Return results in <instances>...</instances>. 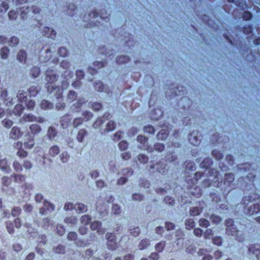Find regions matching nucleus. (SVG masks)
Masks as SVG:
<instances>
[{"label": "nucleus", "instance_id": "1", "mask_svg": "<svg viewBox=\"0 0 260 260\" xmlns=\"http://www.w3.org/2000/svg\"><path fill=\"white\" fill-rule=\"evenodd\" d=\"M73 74L69 70H66L62 75L63 78L61 81L62 86L60 88L55 85V82L57 80V77L54 71L52 70H48L46 72L45 80L47 81L46 88L48 92L53 93L57 99L62 98L63 89L68 87L69 83L68 81L73 77Z\"/></svg>", "mask_w": 260, "mask_h": 260}, {"label": "nucleus", "instance_id": "2", "mask_svg": "<svg viewBox=\"0 0 260 260\" xmlns=\"http://www.w3.org/2000/svg\"><path fill=\"white\" fill-rule=\"evenodd\" d=\"M226 233L228 235H231L236 238V239L241 242L244 239L243 234L241 231L237 229L234 224V221L232 219H228L225 221Z\"/></svg>", "mask_w": 260, "mask_h": 260}, {"label": "nucleus", "instance_id": "3", "mask_svg": "<svg viewBox=\"0 0 260 260\" xmlns=\"http://www.w3.org/2000/svg\"><path fill=\"white\" fill-rule=\"evenodd\" d=\"M21 9L20 16L22 19L27 18L28 17L31 16L32 14H37L40 12L39 8L36 7H32L31 9L29 8L28 6L27 7H23L22 8H19Z\"/></svg>", "mask_w": 260, "mask_h": 260}, {"label": "nucleus", "instance_id": "4", "mask_svg": "<svg viewBox=\"0 0 260 260\" xmlns=\"http://www.w3.org/2000/svg\"><path fill=\"white\" fill-rule=\"evenodd\" d=\"M106 238L107 240V246L109 249L114 250L116 249L117 243L115 239V236L112 233H107Z\"/></svg>", "mask_w": 260, "mask_h": 260}, {"label": "nucleus", "instance_id": "5", "mask_svg": "<svg viewBox=\"0 0 260 260\" xmlns=\"http://www.w3.org/2000/svg\"><path fill=\"white\" fill-rule=\"evenodd\" d=\"M101 222L98 221H94L91 223L90 228L93 231H96L99 235H102L105 233V229L101 228Z\"/></svg>", "mask_w": 260, "mask_h": 260}, {"label": "nucleus", "instance_id": "6", "mask_svg": "<svg viewBox=\"0 0 260 260\" xmlns=\"http://www.w3.org/2000/svg\"><path fill=\"white\" fill-rule=\"evenodd\" d=\"M110 114L108 113H105L102 118L98 119L93 124V127L94 128H100L102 124L106 120L109 119Z\"/></svg>", "mask_w": 260, "mask_h": 260}, {"label": "nucleus", "instance_id": "7", "mask_svg": "<svg viewBox=\"0 0 260 260\" xmlns=\"http://www.w3.org/2000/svg\"><path fill=\"white\" fill-rule=\"evenodd\" d=\"M22 135V133L21 132L20 129L17 126H14L11 129V133L10 134V137L13 139H19Z\"/></svg>", "mask_w": 260, "mask_h": 260}, {"label": "nucleus", "instance_id": "8", "mask_svg": "<svg viewBox=\"0 0 260 260\" xmlns=\"http://www.w3.org/2000/svg\"><path fill=\"white\" fill-rule=\"evenodd\" d=\"M22 143L21 142H17L14 144V147L19 149L17 154L20 157H24L27 155V152L21 149Z\"/></svg>", "mask_w": 260, "mask_h": 260}, {"label": "nucleus", "instance_id": "9", "mask_svg": "<svg viewBox=\"0 0 260 260\" xmlns=\"http://www.w3.org/2000/svg\"><path fill=\"white\" fill-rule=\"evenodd\" d=\"M84 72L82 70H77L76 72V80L72 83L74 87H78L80 85V80L84 76Z\"/></svg>", "mask_w": 260, "mask_h": 260}, {"label": "nucleus", "instance_id": "10", "mask_svg": "<svg viewBox=\"0 0 260 260\" xmlns=\"http://www.w3.org/2000/svg\"><path fill=\"white\" fill-rule=\"evenodd\" d=\"M85 102V101L84 99L79 98L78 99L76 103L74 104V105L72 106L71 108L73 111L77 112L80 111V108L81 107L83 104Z\"/></svg>", "mask_w": 260, "mask_h": 260}, {"label": "nucleus", "instance_id": "11", "mask_svg": "<svg viewBox=\"0 0 260 260\" xmlns=\"http://www.w3.org/2000/svg\"><path fill=\"white\" fill-rule=\"evenodd\" d=\"M71 119L72 118L69 114L62 117L60 120L62 127L63 128L67 127L71 124Z\"/></svg>", "mask_w": 260, "mask_h": 260}, {"label": "nucleus", "instance_id": "12", "mask_svg": "<svg viewBox=\"0 0 260 260\" xmlns=\"http://www.w3.org/2000/svg\"><path fill=\"white\" fill-rule=\"evenodd\" d=\"M188 139L190 143L194 146H197L200 143L201 141L195 132L191 133Z\"/></svg>", "mask_w": 260, "mask_h": 260}, {"label": "nucleus", "instance_id": "13", "mask_svg": "<svg viewBox=\"0 0 260 260\" xmlns=\"http://www.w3.org/2000/svg\"><path fill=\"white\" fill-rule=\"evenodd\" d=\"M260 211V205L258 204L251 205L248 209L247 214L251 215L258 213Z\"/></svg>", "mask_w": 260, "mask_h": 260}, {"label": "nucleus", "instance_id": "14", "mask_svg": "<svg viewBox=\"0 0 260 260\" xmlns=\"http://www.w3.org/2000/svg\"><path fill=\"white\" fill-rule=\"evenodd\" d=\"M42 34L43 36H46L48 38L53 39L55 36L56 32L54 30L51 29L49 27H45L43 30Z\"/></svg>", "mask_w": 260, "mask_h": 260}, {"label": "nucleus", "instance_id": "15", "mask_svg": "<svg viewBox=\"0 0 260 260\" xmlns=\"http://www.w3.org/2000/svg\"><path fill=\"white\" fill-rule=\"evenodd\" d=\"M249 251L254 254L258 260H260V245H254L249 248Z\"/></svg>", "mask_w": 260, "mask_h": 260}, {"label": "nucleus", "instance_id": "16", "mask_svg": "<svg viewBox=\"0 0 260 260\" xmlns=\"http://www.w3.org/2000/svg\"><path fill=\"white\" fill-rule=\"evenodd\" d=\"M230 3L235 4V5L242 10L247 8L245 0H228Z\"/></svg>", "mask_w": 260, "mask_h": 260}, {"label": "nucleus", "instance_id": "17", "mask_svg": "<svg viewBox=\"0 0 260 260\" xmlns=\"http://www.w3.org/2000/svg\"><path fill=\"white\" fill-rule=\"evenodd\" d=\"M0 169L2 171L9 173L10 171V167L6 159L0 160Z\"/></svg>", "mask_w": 260, "mask_h": 260}, {"label": "nucleus", "instance_id": "18", "mask_svg": "<svg viewBox=\"0 0 260 260\" xmlns=\"http://www.w3.org/2000/svg\"><path fill=\"white\" fill-rule=\"evenodd\" d=\"M137 140L142 144L140 146L141 149L148 150L147 148V139L145 137L139 135L137 137Z\"/></svg>", "mask_w": 260, "mask_h": 260}, {"label": "nucleus", "instance_id": "19", "mask_svg": "<svg viewBox=\"0 0 260 260\" xmlns=\"http://www.w3.org/2000/svg\"><path fill=\"white\" fill-rule=\"evenodd\" d=\"M46 209L51 211L54 210V207L52 204H50L46 201H45L44 202V207L40 209V213L41 214H44Z\"/></svg>", "mask_w": 260, "mask_h": 260}, {"label": "nucleus", "instance_id": "20", "mask_svg": "<svg viewBox=\"0 0 260 260\" xmlns=\"http://www.w3.org/2000/svg\"><path fill=\"white\" fill-rule=\"evenodd\" d=\"M104 66V62L95 61L93 63V68H89L88 71L91 74L93 75L94 73L96 72V70H98L100 68L103 67Z\"/></svg>", "mask_w": 260, "mask_h": 260}, {"label": "nucleus", "instance_id": "21", "mask_svg": "<svg viewBox=\"0 0 260 260\" xmlns=\"http://www.w3.org/2000/svg\"><path fill=\"white\" fill-rule=\"evenodd\" d=\"M31 133L33 135H38L42 131L41 126L37 124H32L29 127Z\"/></svg>", "mask_w": 260, "mask_h": 260}, {"label": "nucleus", "instance_id": "22", "mask_svg": "<svg viewBox=\"0 0 260 260\" xmlns=\"http://www.w3.org/2000/svg\"><path fill=\"white\" fill-rule=\"evenodd\" d=\"M203 208L201 207H193L189 210L190 216H195L199 215L202 211Z\"/></svg>", "mask_w": 260, "mask_h": 260}, {"label": "nucleus", "instance_id": "23", "mask_svg": "<svg viewBox=\"0 0 260 260\" xmlns=\"http://www.w3.org/2000/svg\"><path fill=\"white\" fill-rule=\"evenodd\" d=\"M189 192L195 197H199L202 193L201 188L197 186H195L193 188L191 187L190 189Z\"/></svg>", "mask_w": 260, "mask_h": 260}, {"label": "nucleus", "instance_id": "24", "mask_svg": "<svg viewBox=\"0 0 260 260\" xmlns=\"http://www.w3.org/2000/svg\"><path fill=\"white\" fill-rule=\"evenodd\" d=\"M22 120L25 122H34L36 120V116L31 114H24L20 121L21 122Z\"/></svg>", "mask_w": 260, "mask_h": 260}, {"label": "nucleus", "instance_id": "25", "mask_svg": "<svg viewBox=\"0 0 260 260\" xmlns=\"http://www.w3.org/2000/svg\"><path fill=\"white\" fill-rule=\"evenodd\" d=\"M74 209L78 213L85 212L87 211V206L81 203L76 204L74 205Z\"/></svg>", "mask_w": 260, "mask_h": 260}, {"label": "nucleus", "instance_id": "26", "mask_svg": "<svg viewBox=\"0 0 260 260\" xmlns=\"http://www.w3.org/2000/svg\"><path fill=\"white\" fill-rule=\"evenodd\" d=\"M24 110V107L22 105L17 104L15 106L13 111V113L16 116H20Z\"/></svg>", "mask_w": 260, "mask_h": 260}, {"label": "nucleus", "instance_id": "27", "mask_svg": "<svg viewBox=\"0 0 260 260\" xmlns=\"http://www.w3.org/2000/svg\"><path fill=\"white\" fill-rule=\"evenodd\" d=\"M168 134L169 132L168 129H161L157 135V139L161 140H165L167 138Z\"/></svg>", "mask_w": 260, "mask_h": 260}, {"label": "nucleus", "instance_id": "28", "mask_svg": "<svg viewBox=\"0 0 260 260\" xmlns=\"http://www.w3.org/2000/svg\"><path fill=\"white\" fill-rule=\"evenodd\" d=\"M17 98L20 102H25L27 100V93L23 90H19L17 93Z\"/></svg>", "mask_w": 260, "mask_h": 260}, {"label": "nucleus", "instance_id": "29", "mask_svg": "<svg viewBox=\"0 0 260 260\" xmlns=\"http://www.w3.org/2000/svg\"><path fill=\"white\" fill-rule=\"evenodd\" d=\"M17 59L21 62H25L26 60V53L25 51L20 50L17 56Z\"/></svg>", "mask_w": 260, "mask_h": 260}, {"label": "nucleus", "instance_id": "30", "mask_svg": "<svg viewBox=\"0 0 260 260\" xmlns=\"http://www.w3.org/2000/svg\"><path fill=\"white\" fill-rule=\"evenodd\" d=\"M53 107V104L46 100H43L41 103V107L44 110L51 109Z\"/></svg>", "mask_w": 260, "mask_h": 260}, {"label": "nucleus", "instance_id": "31", "mask_svg": "<svg viewBox=\"0 0 260 260\" xmlns=\"http://www.w3.org/2000/svg\"><path fill=\"white\" fill-rule=\"evenodd\" d=\"M116 126V124L113 121H110L107 124V127L105 129H104V132H102L101 133H108L109 132H110L112 130H113Z\"/></svg>", "mask_w": 260, "mask_h": 260}, {"label": "nucleus", "instance_id": "32", "mask_svg": "<svg viewBox=\"0 0 260 260\" xmlns=\"http://www.w3.org/2000/svg\"><path fill=\"white\" fill-rule=\"evenodd\" d=\"M77 95L76 93L73 90L69 92L68 94L67 101L68 103H71L77 99Z\"/></svg>", "mask_w": 260, "mask_h": 260}, {"label": "nucleus", "instance_id": "33", "mask_svg": "<svg viewBox=\"0 0 260 260\" xmlns=\"http://www.w3.org/2000/svg\"><path fill=\"white\" fill-rule=\"evenodd\" d=\"M150 244L149 240L147 239L142 240L139 245V248L142 250L146 248Z\"/></svg>", "mask_w": 260, "mask_h": 260}, {"label": "nucleus", "instance_id": "34", "mask_svg": "<svg viewBox=\"0 0 260 260\" xmlns=\"http://www.w3.org/2000/svg\"><path fill=\"white\" fill-rule=\"evenodd\" d=\"M91 220V217L88 215H84L80 218L81 223L84 225H88Z\"/></svg>", "mask_w": 260, "mask_h": 260}, {"label": "nucleus", "instance_id": "35", "mask_svg": "<svg viewBox=\"0 0 260 260\" xmlns=\"http://www.w3.org/2000/svg\"><path fill=\"white\" fill-rule=\"evenodd\" d=\"M212 164V159L208 157L204 159L203 161L201 164V167L202 168H205L207 169L210 168Z\"/></svg>", "mask_w": 260, "mask_h": 260}, {"label": "nucleus", "instance_id": "36", "mask_svg": "<svg viewBox=\"0 0 260 260\" xmlns=\"http://www.w3.org/2000/svg\"><path fill=\"white\" fill-rule=\"evenodd\" d=\"M57 133L55 128L52 127H49L48 129L47 136L51 140L55 137Z\"/></svg>", "mask_w": 260, "mask_h": 260}, {"label": "nucleus", "instance_id": "37", "mask_svg": "<svg viewBox=\"0 0 260 260\" xmlns=\"http://www.w3.org/2000/svg\"><path fill=\"white\" fill-rule=\"evenodd\" d=\"M87 135V132L84 129H80L77 134V140L81 142H82L84 137Z\"/></svg>", "mask_w": 260, "mask_h": 260}, {"label": "nucleus", "instance_id": "38", "mask_svg": "<svg viewBox=\"0 0 260 260\" xmlns=\"http://www.w3.org/2000/svg\"><path fill=\"white\" fill-rule=\"evenodd\" d=\"M234 180V176L233 174H226L224 176V184H230Z\"/></svg>", "mask_w": 260, "mask_h": 260}, {"label": "nucleus", "instance_id": "39", "mask_svg": "<svg viewBox=\"0 0 260 260\" xmlns=\"http://www.w3.org/2000/svg\"><path fill=\"white\" fill-rule=\"evenodd\" d=\"M129 60V57L126 55H122L118 56L116 58V62L118 63H123L127 62Z\"/></svg>", "mask_w": 260, "mask_h": 260}, {"label": "nucleus", "instance_id": "40", "mask_svg": "<svg viewBox=\"0 0 260 260\" xmlns=\"http://www.w3.org/2000/svg\"><path fill=\"white\" fill-rule=\"evenodd\" d=\"M27 0H6L9 4L10 6H18L26 2Z\"/></svg>", "mask_w": 260, "mask_h": 260}, {"label": "nucleus", "instance_id": "41", "mask_svg": "<svg viewBox=\"0 0 260 260\" xmlns=\"http://www.w3.org/2000/svg\"><path fill=\"white\" fill-rule=\"evenodd\" d=\"M77 218L74 216L67 217L64 219L65 223L71 225H74L77 223Z\"/></svg>", "mask_w": 260, "mask_h": 260}, {"label": "nucleus", "instance_id": "42", "mask_svg": "<svg viewBox=\"0 0 260 260\" xmlns=\"http://www.w3.org/2000/svg\"><path fill=\"white\" fill-rule=\"evenodd\" d=\"M185 225L187 230H190L194 228L195 223L192 219H188L186 220Z\"/></svg>", "mask_w": 260, "mask_h": 260}, {"label": "nucleus", "instance_id": "43", "mask_svg": "<svg viewBox=\"0 0 260 260\" xmlns=\"http://www.w3.org/2000/svg\"><path fill=\"white\" fill-rule=\"evenodd\" d=\"M166 246V243L165 241H161L158 243L155 246V249L158 252H160L163 251Z\"/></svg>", "mask_w": 260, "mask_h": 260}, {"label": "nucleus", "instance_id": "44", "mask_svg": "<svg viewBox=\"0 0 260 260\" xmlns=\"http://www.w3.org/2000/svg\"><path fill=\"white\" fill-rule=\"evenodd\" d=\"M83 119L81 117H77L75 118L73 121L72 125L74 128L77 127L78 126L80 125L83 122Z\"/></svg>", "mask_w": 260, "mask_h": 260}, {"label": "nucleus", "instance_id": "45", "mask_svg": "<svg viewBox=\"0 0 260 260\" xmlns=\"http://www.w3.org/2000/svg\"><path fill=\"white\" fill-rule=\"evenodd\" d=\"M13 177L14 178L15 181L17 183H23L25 180V176L22 175L14 174Z\"/></svg>", "mask_w": 260, "mask_h": 260}, {"label": "nucleus", "instance_id": "46", "mask_svg": "<svg viewBox=\"0 0 260 260\" xmlns=\"http://www.w3.org/2000/svg\"><path fill=\"white\" fill-rule=\"evenodd\" d=\"M40 74V70L39 68L34 67L30 71V75L34 78L37 77Z\"/></svg>", "mask_w": 260, "mask_h": 260}, {"label": "nucleus", "instance_id": "47", "mask_svg": "<svg viewBox=\"0 0 260 260\" xmlns=\"http://www.w3.org/2000/svg\"><path fill=\"white\" fill-rule=\"evenodd\" d=\"M9 49L7 47L3 48L1 50V55L2 58L6 59L8 56Z\"/></svg>", "mask_w": 260, "mask_h": 260}, {"label": "nucleus", "instance_id": "48", "mask_svg": "<svg viewBox=\"0 0 260 260\" xmlns=\"http://www.w3.org/2000/svg\"><path fill=\"white\" fill-rule=\"evenodd\" d=\"M59 151V149L58 146H52L49 150V153L52 156H55L57 155Z\"/></svg>", "mask_w": 260, "mask_h": 260}, {"label": "nucleus", "instance_id": "49", "mask_svg": "<svg viewBox=\"0 0 260 260\" xmlns=\"http://www.w3.org/2000/svg\"><path fill=\"white\" fill-rule=\"evenodd\" d=\"M94 88L95 90L98 91H103L104 90L105 87L103 83L101 81H98L95 83Z\"/></svg>", "mask_w": 260, "mask_h": 260}, {"label": "nucleus", "instance_id": "50", "mask_svg": "<svg viewBox=\"0 0 260 260\" xmlns=\"http://www.w3.org/2000/svg\"><path fill=\"white\" fill-rule=\"evenodd\" d=\"M25 103H26L27 109L28 110L31 111V110H34V108L35 106V103L34 101H32L31 100H27V99Z\"/></svg>", "mask_w": 260, "mask_h": 260}, {"label": "nucleus", "instance_id": "51", "mask_svg": "<svg viewBox=\"0 0 260 260\" xmlns=\"http://www.w3.org/2000/svg\"><path fill=\"white\" fill-rule=\"evenodd\" d=\"M19 43V39L16 37H12L11 40L9 41L8 43L11 47H14L16 46Z\"/></svg>", "mask_w": 260, "mask_h": 260}, {"label": "nucleus", "instance_id": "52", "mask_svg": "<svg viewBox=\"0 0 260 260\" xmlns=\"http://www.w3.org/2000/svg\"><path fill=\"white\" fill-rule=\"evenodd\" d=\"M77 234L76 232H71L68 235V239L70 241H75L77 240Z\"/></svg>", "mask_w": 260, "mask_h": 260}, {"label": "nucleus", "instance_id": "53", "mask_svg": "<svg viewBox=\"0 0 260 260\" xmlns=\"http://www.w3.org/2000/svg\"><path fill=\"white\" fill-rule=\"evenodd\" d=\"M38 93V88L35 86L30 87L29 89V94L30 96H35Z\"/></svg>", "mask_w": 260, "mask_h": 260}, {"label": "nucleus", "instance_id": "54", "mask_svg": "<svg viewBox=\"0 0 260 260\" xmlns=\"http://www.w3.org/2000/svg\"><path fill=\"white\" fill-rule=\"evenodd\" d=\"M199 225L203 228H206L209 226L210 222L207 219L201 218L199 220Z\"/></svg>", "mask_w": 260, "mask_h": 260}, {"label": "nucleus", "instance_id": "55", "mask_svg": "<svg viewBox=\"0 0 260 260\" xmlns=\"http://www.w3.org/2000/svg\"><path fill=\"white\" fill-rule=\"evenodd\" d=\"M35 145L34 138L30 139L27 142L24 143L25 148L27 149H31Z\"/></svg>", "mask_w": 260, "mask_h": 260}, {"label": "nucleus", "instance_id": "56", "mask_svg": "<svg viewBox=\"0 0 260 260\" xmlns=\"http://www.w3.org/2000/svg\"><path fill=\"white\" fill-rule=\"evenodd\" d=\"M13 122L9 119H5L3 121V124L4 126L7 128H10L13 125Z\"/></svg>", "mask_w": 260, "mask_h": 260}, {"label": "nucleus", "instance_id": "57", "mask_svg": "<svg viewBox=\"0 0 260 260\" xmlns=\"http://www.w3.org/2000/svg\"><path fill=\"white\" fill-rule=\"evenodd\" d=\"M211 220L212 222L214 223H219L221 221V218L217 215H212L211 217H210Z\"/></svg>", "mask_w": 260, "mask_h": 260}, {"label": "nucleus", "instance_id": "58", "mask_svg": "<svg viewBox=\"0 0 260 260\" xmlns=\"http://www.w3.org/2000/svg\"><path fill=\"white\" fill-rule=\"evenodd\" d=\"M138 160L142 164H145L148 160V157L144 154H139L138 156Z\"/></svg>", "mask_w": 260, "mask_h": 260}, {"label": "nucleus", "instance_id": "59", "mask_svg": "<svg viewBox=\"0 0 260 260\" xmlns=\"http://www.w3.org/2000/svg\"><path fill=\"white\" fill-rule=\"evenodd\" d=\"M54 251L56 253L62 254L64 253L65 248L63 246L59 245L54 248Z\"/></svg>", "mask_w": 260, "mask_h": 260}, {"label": "nucleus", "instance_id": "60", "mask_svg": "<svg viewBox=\"0 0 260 260\" xmlns=\"http://www.w3.org/2000/svg\"><path fill=\"white\" fill-rule=\"evenodd\" d=\"M82 115L84 116L83 120L84 121L89 120L93 116L92 114L89 111H85L83 112Z\"/></svg>", "mask_w": 260, "mask_h": 260}, {"label": "nucleus", "instance_id": "61", "mask_svg": "<svg viewBox=\"0 0 260 260\" xmlns=\"http://www.w3.org/2000/svg\"><path fill=\"white\" fill-rule=\"evenodd\" d=\"M112 211L114 214H119L121 212V209L117 204H113Z\"/></svg>", "mask_w": 260, "mask_h": 260}, {"label": "nucleus", "instance_id": "62", "mask_svg": "<svg viewBox=\"0 0 260 260\" xmlns=\"http://www.w3.org/2000/svg\"><path fill=\"white\" fill-rule=\"evenodd\" d=\"M144 130L145 133H148L150 134H153L154 132V127L150 125H148L145 126L144 128Z\"/></svg>", "mask_w": 260, "mask_h": 260}, {"label": "nucleus", "instance_id": "63", "mask_svg": "<svg viewBox=\"0 0 260 260\" xmlns=\"http://www.w3.org/2000/svg\"><path fill=\"white\" fill-rule=\"evenodd\" d=\"M212 155L215 157L216 159L218 160H219L223 157L222 154L216 150L212 151Z\"/></svg>", "mask_w": 260, "mask_h": 260}, {"label": "nucleus", "instance_id": "64", "mask_svg": "<svg viewBox=\"0 0 260 260\" xmlns=\"http://www.w3.org/2000/svg\"><path fill=\"white\" fill-rule=\"evenodd\" d=\"M131 234L134 237H137L140 234V229L138 227H136L129 230Z\"/></svg>", "mask_w": 260, "mask_h": 260}]
</instances>
